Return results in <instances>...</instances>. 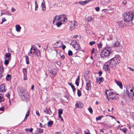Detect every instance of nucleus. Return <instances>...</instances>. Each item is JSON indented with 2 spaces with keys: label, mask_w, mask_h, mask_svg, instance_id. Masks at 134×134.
I'll return each instance as SVG.
<instances>
[{
  "label": "nucleus",
  "mask_w": 134,
  "mask_h": 134,
  "mask_svg": "<svg viewBox=\"0 0 134 134\" xmlns=\"http://www.w3.org/2000/svg\"><path fill=\"white\" fill-rule=\"evenodd\" d=\"M66 19V17L65 15L56 16L54 17L53 24L59 27L64 23Z\"/></svg>",
  "instance_id": "f257e3e1"
},
{
  "label": "nucleus",
  "mask_w": 134,
  "mask_h": 134,
  "mask_svg": "<svg viewBox=\"0 0 134 134\" xmlns=\"http://www.w3.org/2000/svg\"><path fill=\"white\" fill-rule=\"evenodd\" d=\"M105 93L107 96V98L109 100L110 99L117 100L119 98V95L114 93L111 90L107 91L105 92Z\"/></svg>",
  "instance_id": "f03ea898"
},
{
  "label": "nucleus",
  "mask_w": 134,
  "mask_h": 134,
  "mask_svg": "<svg viewBox=\"0 0 134 134\" xmlns=\"http://www.w3.org/2000/svg\"><path fill=\"white\" fill-rule=\"evenodd\" d=\"M112 54L113 52L110 48H106L102 50L100 56L102 58L109 57Z\"/></svg>",
  "instance_id": "7ed1b4c3"
},
{
  "label": "nucleus",
  "mask_w": 134,
  "mask_h": 134,
  "mask_svg": "<svg viewBox=\"0 0 134 134\" xmlns=\"http://www.w3.org/2000/svg\"><path fill=\"white\" fill-rule=\"evenodd\" d=\"M134 15V13L133 12H129L127 13H124L123 16L124 20L126 22H129L131 21Z\"/></svg>",
  "instance_id": "20e7f679"
},
{
  "label": "nucleus",
  "mask_w": 134,
  "mask_h": 134,
  "mask_svg": "<svg viewBox=\"0 0 134 134\" xmlns=\"http://www.w3.org/2000/svg\"><path fill=\"white\" fill-rule=\"evenodd\" d=\"M120 62L119 58L116 57L110 59L108 63L109 64L110 66L111 67L114 68L116 67L117 64Z\"/></svg>",
  "instance_id": "39448f33"
},
{
  "label": "nucleus",
  "mask_w": 134,
  "mask_h": 134,
  "mask_svg": "<svg viewBox=\"0 0 134 134\" xmlns=\"http://www.w3.org/2000/svg\"><path fill=\"white\" fill-rule=\"evenodd\" d=\"M19 95L24 100H26L29 97V94L25 89H22L19 92Z\"/></svg>",
  "instance_id": "423d86ee"
},
{
  "label": "nucleus",
  "mask_w": 134,
  "mask_h": 134,
  "mask_svg": "<svg viewBox=\"0 0 134 134\" xmlns=\"http://www.w3.org/2000/svg\"><path fill=\"white\" fill-rule=\"evenodd\" d=\"M130 91L131 92L130 93L127 90L126 92L125 93V94L126 95V96H127L129 97L130 99H131V97H132L133 98V97H134V95L133 94L134 92H133V90L132 89L130 90Z\"/></svg>",
  "instance_id": "0eeeda50"
},
{
  "label": "nucleus",
  "mask_w": 134,
  "mask_h": 134,
  "mask_svg": "<svg viewBox=\"0 0 134 134\" xmlns=\"http://www.w3.org/2000/svg\"><path fill=\"white\" fill-rule=\"evenodd\" d=\"M43 112L47 115H50L51 117L53 116V114L52 112L51 111L49 108L48 109L47 108H46L43 110Z\"/></svg>",
  "instance_id": "6e6552de"
},
{
  "label": "nucleus",
  "mask_w": 134,
  "mask_h": 134,
  "mask_svg": "<svg viewBox=\"0 0 134 134\" xmlns=\"http://www.w3.org/2000/svg\"><path fill=\"white\" fill-rule=\"evenodd\" d=\"M90 82L89 80L86 81V89L87 90H89L91 89Z\"/></svg>",
  "instance_id": "1a4fd4ad"
},
{
  "label": "nucleus",
  "mask_w": 134,
  "mask_h": 134,
  "mask_svg": "<svg viewBox=\"0 0 134 134\" xmlns=\"http://www.w3.org/2000/svg\"><path fill=\"white\" fill-rule=\"evenodd\" d=\"M41 6L42 8V10L44 11L46 9V4L44 0H43L41 4Z\"/></svg>",
  "instance_id": "9d476101"
},
{
  "label": "nucleus",
  "mask_w": 134,
  "mask_h": 134,
  "mask_svg": "<svg viewBox=\"0 0 134 134\" xmlns=\"http://www.w3.org/2000/svg\"><path fill=\"white\" fill-rule=\"evenodd\" d=\"M83 104L80 102H77L75 104L76 107L81 108L83 106Z\"/></svg>",
  "instance_id": "9b49d317"
},
{
  "label": "nucleus",
  "mask_w": 134,
  "mask_h": 134,
  "mask_svg": "<svg viewBox=\"0 0 134 134\" xmlns=\"http://www.w3.org/2000/svg\"><path fill=\"white\" fill-rule=\"evenodd\" d=\"M11 57V54L10 53H6L5 54L4 59H10Z\"/></svg>",
  "instance_id": "f8f14e48"
},
{
  "label": "nucleus",
  "mask_w": 134,
  "mask_h": 134,
  "mask_svg": "<svg viewBox=\"0 0 134 134\" xmlns=\"http://www.w3.org/2000/svg\"><path fill=\"white\" fill-rule=\"evenodd\" d=\"M5 86L4 84H2L0 86V90L2 92H5Z\"/></svg>",
  "instance_id": "ddd939ff"
},
{
  "label": "nucleus",
  "mask_w": 134,
  "mask_h": 134,
  "mask_svg": "<svg viewBox=\"0 0 134 134\" xmlns=\"http://www.w3.org/2000/svg\"><path fill=\"white\" fill-rule=\"evenodd\" d=\"M115 82L117 85L119 86L121 88H122V85L121 82L117 81L116 80H115Z\"/></svg>",
  "instance_id": "4468645a"
},
{
  "label": "nucleus",
  "mask_w": 134,
  "mask_h": 134,
  "mask_svg": "<svg viewBox=\"0 0 134 134\" xmlns=\"http://www.w3.org/2000/svg\"><path fill=\"white\" fill-rule=\"evenodd\" d=\"M50 72L52 74L54 75V76L57 73V69H54L51 71Z\"/></svg>",
  "instance_id": "2eb2a0df"
},
{
  "label": "nucleus",
  "mask_w": 134,
  "mask_h": 134,
  "mask_svg": "<svg viewBox=\"0 0 134 134\" xmlns=\"http://www.w3.org/2000/svg\"><path fill=\"white\" fill-rule=\"evenodd\" d=\"M15 28L16 31L18 32H20L21 29V27L19 25H17L15 26Z\"/></svg>",
  "instance_id": "dca6fc26"
},
{
  "label": "nucleus",
  "mask_w": 134,
  "mask_h": 134,
  "mask_svg": "<svg viewBox=\"0 0 134 134\" xmlns=\"http://www.w3.org/2000/svg\"><path fill=\"white\" fill-rule=\"evenodd\" d=\"M87 19L89 22H93L94 21V18L91 16H89L87 17Z\"/></svg>",
  "instance_id": "f3484780"
},
{
  "label": "nucleus",
  "mask_w": 134,
  "mask_h": 134,
  "mask_svg": "<svg viewBox=\"0 0 134 134\" xmlns=\"http://www.w3.org/2000/svg\"><path fill=\"white\" fill-rule=\"evenodd\" d=\"M73 47L76 49V50H77L80 49L81 47H80V45L77 44H76L75 46H74Z\"/></svg>",
  "instance_id": "a211bd4d"
},
{
  "label": "nucleus",
  "mask_w": 134,
  "mask_h": 134,
  "mask_svg": "<svg viewBox=\"0 0 134 134\" xmlns=\"http://www.w3.org/2000/svg\"><path fill=\"white\" fill-rule=\"evenodd\" d=\"M24 74V76H27V70L26 68H23L22 70Z\"/></svg>",
  "instance_id": "6ab92c4d"
},
{
  "label": "nucleus",
  "mask_w": 134,
  "mask_h": 134,
  "mask_svg": "<svg viewBox=\"0 0 134 134\" xmlns=\"http://www.w3.org/2000/svg\"><path fill=\"white\" fill-rule=\"evenodd\" d=\"M109 66L108 65H104L103 67V69L105 70L106 71L108 70V69H109Z\"/></svg>",
  "instance_id": "aec40b11"
},
{
  "label": "nucleus",
  "mask_w": 134,
  "mask_h": 134,
  "mask_svg": "<svg viewBox=\"0 0 134 134\" xmlns=\"http://www.w3.org/2000/svg\"><path fill=\"white\" fill-rule=\"evenodd\" d=\"M75 25L76 24L75 22H74L73 23H72V24L71 25L70 27V29L71 28L72 29L75 28L76 27Z\"/></svg>",
  "instance_id": "412c9836"
},
{
  "label": "nucleus",
  "mask_w": 134,
  "mask_h": 134,
  "mask_svg": "<svg viewBox=\"0 0 134 134\" xmlns=\"http://www.w3.org/2000/svg\"><path fill=\"white\" fill-rule=\"evenodd\" d=\"M77 43V42L76 41L74 40L72 41L70 45H72L73 47L74 46V45H75Z\"/></svg>",
  "instance_id": "4be33fe9"
},
{
  "label": "nucleus",
  "mask_w": 134,
  "mask_h": 134,
  "mask_svg": "<svg viewBox=\"0 0 134 134\" xmlns=\"http://www.w3.org/2000/svg\"><path fill=\"white\" fill-rule=\"evenodd\" d=\"M30 107H29L28 108L27 112L26 114V116H29V115L30 114Z\"/></svg>",
  "instance_id": "5701e85b"
},
{
  "label": "nucleus",
  "mask_w": 134,
  "mask_h": 134,
  "mask_svg": "<svg viewBox=\"0 0 134 134\" xmlns=\"http://www.w3.org/2000/svg\"><path fill=\"white\" fill-rule=\"evenodd\" d=\"M63 112V111L62 109H59L58 111V116H61Z\"/></svg>",
  "instance_id": "b1692460"
},
{
  "label": "nucleus",
  "mask_w": 134,
  "mask_h": 134,
  "mask_svg": "<svg viewBox=\"0 0 134 134\" xmlns=\"http://www.w3.org/2000/svg\"><path fill=\"white\" fill-rule=\"evenodd\" d=\"M40 51L39 50H36L35 54L37 56H39L40 55Z\"/></svg>",
  "instance_id": "393cba45"
},
{
  "label": "nucleus",
  "mask_w": 134,
  "mask_h": 134,
  "mask_svg": "<svg viewBox=\"0 0 134 134\" xmlns=\"http://www.w3.org/2000/svg\"><path fill=\"white\" fill-rule=\"evenodd\" d=\"M11 78V76L10 75L8 74V75L6 77V80L9 81L10 80Z\"/></svg>",
  "instance_id": "a878e982"
},
{
  "label": "nucleus",
  "mask_w": 134,
  "mask_h": 134,
  "mask_svg": "<svg viewBox=\"0 0 134 134\" xmlns=\"http://www.w3.org/2000/svg\"><path fill=\"white\" fill-rule=\"evenodd\" d=\"M9 59H5V61L4 62V64L7 66L9 64Z\"/></svg>",
  "instance_id": "bb28decb"
},
{
  "label": "nucleus",
  "mask_w": 134,
  "mask_h": 134,
  "mask_svg": "<svg viewBox=\"0 0 134 134\" xmlns=\"http://www.w3.org/2000/svg\"><path fill=\"white\" fill-rule=\"evenodd\" d=\"M120 43L118 42H116L114 44V46L116 47H119L120 45Z\"/></svg>",
  "instance_id": "cd10ccee"
},
{
  "label": "nucleus",
  "mask_w": 134,
  "mask_h": 134,
  "mask_svg": "<svg viewBox=\"0 0 134 134\" xmlns=\"http://www.w3.org/2000/svg\"><path fill=\"white\" fill-rule=\"evenodd\" d=\"M53 124V121H50L48 122V125L49 127H51L52 125Z\"/></svg>",
  "instance_id": "c85d7f7f"
},
{
  "label": "nucleus",
  "mask_w": 134,
  "mask_h": 134,
  "mask_svg": "<svg viewBox=\"0 0 134 134\" xmlns=\"http://www.w3.org/2000/svg\"><path fill=\"white\" fill-rule=\"evenodd\" d=\"M25 60L26 64H28L29 63V57L27 56H25Z\"/></svg>",
  "instance_id": "c756f323"
},
{
  "label": "nucleus",
  "mask_w": 134,
  "mask_h": 134,
  "mask_svg": "<svg viewBox=\"0 0 134 134\" xmlns=\"http://www.w3.org/2000/svg\"><path fill=\"white\" fill-rule=\"evenodd\" d=\"M0 94L1 95H0V102H1L4 101V99L3 98V95L1 94Z\"/></svg>",
  "instance_id": "7c9ffc66"
},
{
  "label": "nucleus",
  "mask_w": 134,
  "mask_h": 134,
  "mask_svg": "<svg viewBox=\"0 0 134 134\" xmlns=\"http://www.w3.org/2000/svg\"><path fill=\"white\" fill-rule=\"evenodd\" d=\"M77 94L79 97H80L81 95V91L79 90H77Z\"/></svg>",
  "instance_id": "2f4dec72"
},
{
  "label": "nucleus",
  "mask_w": 134,
  "mask_h": 134,
  "mask_svg": "<svg viewBox=\"0 0 134 134\" xmlns=\"http://www.w3.org/2000/svg\"><path fill=\"white\" fill-rule=\"evenodd\" d=\"M35 10L36 11L37 10L38 7V5L37 4V2L36 1H35Z\"/></svg>",
  "instance_id": "473e14b6"
},
{
  "label": "nucleus",
  "mask_w": 134,
  "mask_h": 134,
  "mask_svg": "<svg viewBox=\"0 0 134 134\" xmlns=\"http://www.w3.org/2000/svg\"><path fill=\"white\" fill-rule=\"evenodd\" d=\"M32 46L31 48L30 49L29 52L28 53V55L29 56H30L31 54H32Z\"/></svg>",
  "instance_id": "72a5a7b5"
},
{
  "label": "nucleus",
  "mask_w": 134,
  "mask_h": 134,
  "mask_svg": "<svg viewBox=\"0 0 134 134\" xmlns=\"http://www.w3.org/2000/svg\"><path fill=\"white\" fill-rule=\"evenodd\" d=\"M36 49L34 47H32V54L34 55H35V53Z\"/></svg>",
  "instance_id": "f704fd0d"
},
{
  "label": "nucleus",
  "mask_w": 134,
  "mask_h": 134,
  "mask_svg": "<svg viewBox=\"0 0 134 134\" xmlns=\"http://www.w3.org/2000/svg\"><path fill=\"white\" fill-rule=\"evenodd\" d=\"M33 129L32 128H31L29 129H25V130L26 131H29L30 132H32L33 131Z\"/></svg>",
  "instance_id": "c9c22d12"
},
{
  "label": "nucleus",
  "mask_w": 134,
  "mask_h": 134,
  "mask_svg": "<svg viewBox=\"0 0 134 134\" xmlns=\"http://www.w3.org/2000/svg\"><path fill=\"white\" fill-rule=\"evenodd\" d=\"M88 109L90 113L92 114L93 113V110L92 108L91 107H89L88 108Z\"/></svg>",
  "instance_id": "e433bc0d"
},
{
  "label": "nucleus",
  "mask_w": 134,
  "mask_h": 134,
  "mask_svg": "<svg viewBox=\"0 0 134 134\" xmlns=\"http://www.w3.org/2000/svg\"><path fill=\"white\" fill-rule=\"evenodd\" d=\"M72 52L71 50H69L68 52V54L69 56H70L72 55Z\"/></svg>",
  "instance_id": "4c0bfd02"
},
{
  "label": "nucleus",
  "mask_w": 134,
  "mask_h": 134,
  "mask_svg": "<svg viewBox=\"0 0 134 134\" xmlns=\"http://www.w3.org/2000/svg\"><path fill=\"white\" fill-rule=\"evenodd\" d=\"M96 43V42L94 41H92L91 42H90L89 43V44L91 46L93 45H94Z\"/></svg>",
  "instance_id": "58836bf2"
},
{
  "label": "nucleus",
  "mask_w": 134,
  "mask_h": 134,
  "mask_svg": "<svg viewBox=\"0 0 134 134\" xmlns=\"http://www.w3.org/2000/svg\"><path fill=\"white\" fill-rule=\"evenodd\" d=\"M102 116L101 117L100 116H99L97 117H96V121L98 120H101V118L102 117Z\"/></svg>",
  "instance_id": "ea45409f"
},
{
  "label": "nucleus",
  "mask_w": 134,
  "mask_h": 134,
  "mask_svg": "<svg viewBox=\"0 0 134 134\" xmlns=\"http://www.w3.org/2000/svg\"><path fill=\"white\" fill-rule=\"evenodd\" d=\"M101 43L102 42H100L99 43L97 44L98 45V47L99 48H100L102 47V44Z\"/></svg>",
  "instance_id": "a19ab883"
},
{
  "label": "nucleus",
  "mask_w": 134,
  "mask_h": 134,
  "mask_svg": "<svg viewBox=\"0 0 134 134\" xmlns=\"http://www.w3.org/2000/svg\"><path fill=\"white\" fill-rule=\"evenodd\" d=\"M104 80V79L103 77H101L99 79V80L100 82H102Z\"/></svg>",
  "instance_id": "79ce46f5"
},
{
  "label": "nucleus",
  "mask_w": 134,
  "mask_h": 134,
  "mask_svg": "<svg viewBox=\"0 0 134 134\" xmlns=\"http://www.w3.org/2000/svg\"><path fill=\"white\" fill-rule=\"evenodd\" d=\"M43 130L40 128L39 129V132L40 133H43Z\"/></svg>",
  "instance_id": "37998d69"
},
{
  "label": "nucleus",
  "mask_w": 134,
  "mask_h": 134,
  "mask_svg": "<svg viewBox=\"0 0 134 134\" xmlns=\"http://www.w3.org/2000/svg\"><path fill=\"white\" fill-rule=\"evenodd\" d=\"M79 3L82 5H84V2L83 1H80L78 2Z\"/></svg>",
  "instance_id": "c03bdc74"
},
{
  "label": "nucleus",
  "mask_w": 134,
  "mask_h": 134,
  "mask_svg": "<svg viewBox=\"0 0 134 134\" xmlns=\"http://www.w3.org/2000/svg\"><path fill=\"white\" fill-rule=\"evenodd\" d=\"M90 1V0H86V1H83L84 2V5L87 3L88 2Z\"/></svg>",
  "instance_id": "a18cd8bd"
},
{
  "label": "nucleus",
  "mask_w": 134,
  "mask_h": 134,
  "mask_svg": "<svg viewBox=\"0 0 134 134\" xmlns=\"http://www.w3.org/2000/svg\"><path fill=\"white\" fill-rule=\"evenodd\" d=\"M4 68L3 67L1 68L0 69V72L2 73H3L4 72Z\"/></svg>",
  "instance_id": "49530a36"
},
{
  "label": "nucleus",
  "mask_w": 134,
  "mask_h": 134,
  "mask_svg": "<svg viewBox=\"0 0 134 134\" xmlns=\"http://www.w3.org/2000/svg\"><path fill=\"white\" fill-rule=\"evenodd\" d=\"M6 21V20L4 18H2V22L1 23V24H2L3 22Z\"/></svg>",
  "instance_id": "de8ad7c7"
},
{
  "label": "nucleus",
  "mask_w": 134,
  "mask_h": 134,
  "mask_svg": "<svg viewBox=\"0 0 134 134\" xmlns=\"http://www.w3.org/2000/svg\"><path fill=\"white\" fill-rule=\"evenodd\" d=\"M86 33L88 34H90L91 33V31L89 30H87L86 31Z\"/></svg>",
  "instance_id": "09e8293b"
},
{
  "label": "nucleus",
  "mask_w": 134,
  "mask_h": 134,
  "mask_svg": "<svg viewBox=\"0 0 134 134\" xmlns=\"http://www.w3.org/2000/svg\"><path fill=\"white\" fill-rule=\"evenodd\" d=\"M97 12H98L99 10V8L98 7H97L95 8Z\"/></svg>",
  "instance_id": "8fccbe9b"
},
{
  "label": "nucleus",
  "mask_w": 134,
  "mask_h": 134,
  "mask_svg": "<svg viewBox=\"0 0 134 134\" xmlns=\"http://www.w3.org/2000/svg\"><path fill=\"white\" fill-rule=\"evenodd\" d=\"M36 114L38 116H40V115L38 112V111L37 110H36Z\"/></svg>",
  "instance_id": "3c124183"
},
{
  "label": "nucleus",
  "mask_w": 134,
  "mask_h": 134,
  "mask_svg": "<svg viewBox=\"0 0 134 134\" xmlns=\"http://www.w3.org/2000/svg\"><path fill=\"white\" fill-rule=\"evenodd\" d=\"M66 46L64 45L63 44L62 46V49L63 50H64L66 48Z\"/></svg>",
  "instance_id": "603ef678"
},
{
  "label": "nucleus",
  "mask_w": 134,
  "mask_h": 134,
  "mask_svg": "<svg viewBox=\"0 0 134 134\" xmlns=\"http://www.w3.org/2000/svg\"><path fill=\"white\" fill-rule=\"evenodd\" d=\"M128 69H130V70L132 71H134V69L133 68H132L130 67H128L127 68Z\"/></svg>",
  "instance_id": "864d4df0"
},
{
  "label": "nucleus",
  "mask_w": 134,
  "mask_h": 134,
  "mask_svg": "<svg viewBox=\"0 0 134 134\" xmlns=\"http://www.w3.org/2000/svg\"><path fill=\"white\" fill-rule=\"evenodd\" d=\"M102 73V71H99L98 72L99 76H100Z\"/></svg>",
  "instance_id": "5fc2aeb1"
},
{
  "label": "nucleus",
  "mask_w": 134,
  "mask_h": 134,
  "mask_svg": "<svg viewBox=\"0 0 134 134\" xmlns=\"http://www.w3.org/2000/svg\"><path fill=\"white\" fill-rule=\"evenodd\" d=\"M69 84L70 85V86L72 88L74 87V85H72L71 83H70Z\"/></svg>",
  "instance_id": "6e6d98bb"
},
{
  "label": "nucleus",
  "mask_w": 134,
  "mask_h": 134,
  "mask_svg": "<svg viewBox=\"0 0 134 134\" xmlns=\"http://www.w3.org/2000/svg\"><path fill=\"white\" fill-rule=\"evenodd\" d=\"M80 80V77L78 76L76 79V81L79 82Z\"/></svg>",
  "instance_id": "4d7b16f0"
},
{
  "label": "nucleus",
  "mask_w": 134,
  "mask_h": 134,
  "mask_svg": "<svg viewBox=\"0 0 134 134\" xmlns=\"http://www.w3.org/2000/svg\"><path fill=\"white\" fill-rule=\"evenodd\" d=\"M94 48H93L91 51V54H92L94 52V50H95Z\"/></svg>",
  "instance_id": "13d9d810"
},
{
  "label": "nucleus",
  "mask_w": 134,
  "mask_h": 134,
  "mask_svg": "<svg viewBox=\"0 0 134 134\" xmlns=\"http://www.w3.org/2000/svg\"><path fill=\"white\" fill-rule=\"evenodd\" d=\"M75 83L77 86H79V82L75 81Z\"/></svg>",
  "instance_id": "bf43d9fd"
},
{
  "label": "nucleus",
  "mask_w": 134,
  "mask_h": 134,
  "mask_svg": "<svg viewBox=\"0 0 134 134\" xmlns=\"http://www.w3.org/2000/svg\"><path fill=\"white\" fill-rule=\"evenodd\" d=\"M61 119V120L63 121V122H64V121L62 118V117L61 116H58Z\"/></svg>",
  "instance_id": "052dcab7"
},
{
  "label": "nucleus",
  "mask_w": 134,
  "mask_h": 134,
  "mask_svg": "<svg viewBox=\"0 0 134 134\" xmlns=\"http://www.w3.org/2000/svg\"><path fill=\"white\" fill-rule=\"evenodd\" d=\"M4 107H2L0 108V111H3L4 110Z\"/></svg>",
  "instance_id": "680f3d73"
},
{
  "label": "nucleus",
  "mask_w": 134,
  "mask_h": 134,
  "mask_svg": "<svg viewBox=\"0 0 134 134\" xmlns=\"http://www.w3.org/2000/svg\"><path fill=\"white\" fill-rule=\"evenodd\" d=\"M72 90H73V92H74L76 90V88H75V87H73V88H72Z\"/></svg>",
  "instance_id": "e2e57ef3"
},
{
  "label": "nucleus",
  "mask_w": 134,
  "mask_h": 134,
  "mask_svg": "<svg viewBox=\"0 0 134 134\" xmlns=\"http://www.w3.org/2000/svg\"><path fill=\"white\" fill-rule=\"evenodd\" d=\"M15 9L14 8H12L11 9V11L12 12H14L15 11Z\"/></svg>",
  "instance_id": "0e129e2a"
},
{
  "label": "nucleus",
  "mask_w": 134,
  "mask_h": 134,
  "mask_svg": "<svg viewBox=\"0 0 134 134\" xmlns=\"http://www.w3.org/2000/svg\"><path fill=\"white\" fill-rule=\"evenodd\" d=\"M26 76H24V80H27V77Z\"/></svg>",
  "instance_id": "69168bd1"
},
{
  "label": "nucleus",
  "mask_w": 134,
  "mask_h": 134,
  "mask_svg": "<svg viewBox=\"0 0 134 134\" xmlns=\"http://www.w3.org/2000/svg\"><path fill=\"white\" fill-rule=\"evenodd\" d=\"M27 116H25V118L24 119V120L22 122H24L25 121V120H26L27 119Z\"/></svg>",
  "instance_id": "338daca9"
},
{
  "label": "nucleus",
  "mask_w": 134,
  "mask_h": 134,
  "mask_svg": "<svg viewBox=\"0 0 134 134\" xmlns=\"http://www.w3.org/2000/svg\"><path fill=\"white\" fill-rule=\"evenodd\" d=\"M61 57L62 58H63V59H64V58L65 56L64 55H62L61 56Z\"/></svg>",
  "instance_id": "774afa93"
}]
</instances>
